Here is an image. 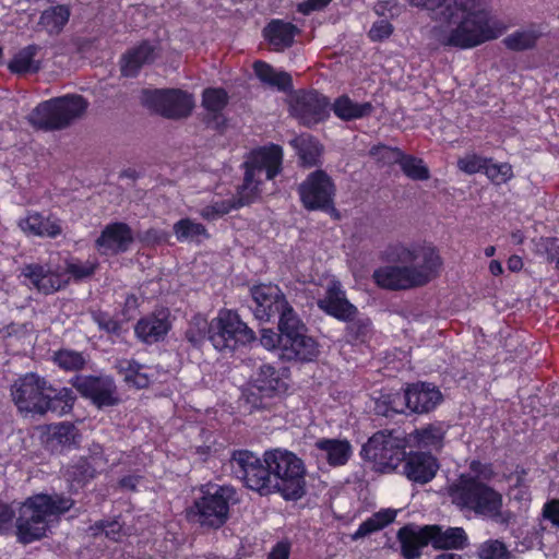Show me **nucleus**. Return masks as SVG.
<instances>
[{"mask_svg":"<svg viewBox=\"0 0 559 559\" xmlns=\"http://www.w3.org/2000/svg\"><path fill=\"white\" fill-rule=\"evenodd\" d=\"M391 264L373 273L376 283L392 290H407L428 285L436 280L443 261L436 246L427 241L400 242L388 253Z\"/></svg>","mask_w":559,"mask_h":559,"instance_id":"obj_1","label":"nucleus"},{"mask_svg":"<svg viewBox=\"0 0 559 559\" xmlns=\"http://www.w3.org/2000/svg\"><path fill=\"white\" fill-rule=\"evenodd\" d=\"M283 151L277 145L253 151L243 163L245 178L238 188V200H217L202 207L199 214L206 221H215L233 209L251 203L260 193L262 177L272 180L281 170Z\"/></svg>","mask_w":559,"mask_h":559,"instance_id":"obj_2","label":"nucleus"},{"mask_svg":"<svg viewBox=\"0 0 559 559\" xmlns=\"http://www.w3.org/2000/svg\"><path fill=\"white\" fill-rule=\"evenodd\" d=\"M10 391L17 409L34 415L69 414L76 399L72 389H56L46 378L36 372H27L19 377Z\"/></svg>","mask_w":559,"mask_h":559,"instance_id":"obj_3","label":"nucleus"},{"mask_svg":"<svg viewBox=\"0 0 559 559\" xmlns=\"http://www.w3.org/2000/svg\"><path fill=\"white\" fill-rule=\"evenodd\" d=\"M74 501L62 493H35L27 497L19 507L15 519V535L23 545L46 537L49 518L60 516L73 507Z\"/></svg>","mask_w":559,"mask_h":559,"instance_id":"obj_4","label":"nucleus"},{"mask_svg":"<svg viewBox=\"0 0 559 559\" xmlns=\"http://www.w3.org/2000/svg\"><path fill=\"white\" fill-rule=\"evenodd\" d=\"M452 504L465 515L495 520L501 514L503 497L491 485L460 474L449 486Z\"/></svg>","mask_w":559,"mask_h":559,"instance_id":"obj_5","label":"nucleus"},{"mask_svg":"<svg viewBox=\"0 0 559 559\" xmlns=\"http://www.w3.org/2000/svg\"><path fill=\"white\" fill-rule=\"evenodd\" d=\"M236 495V489L230 485H201L198 496L185 510L186 520L202 528L219 530L229 520L230 506L237 501Z\"/></svg>","mask_w":559,"mask_h":559,"instance_id":"obj_6","label":"nucleus"},{"mask_svg":"<svg viewBox=\"0 0 559 559\" xmlns=\"http://www.w3.org/2000/svg\"><path fill=\"white\" fill-rule=\"evenodd\" d=\"M264 462L271 472V493H280L286 501H297L306 493V466L294 452L273 449L264 452Z\"/></svg>","mask_w":559,"mask_h":559,"instance_id":"obj_7","label":"nucleus"},{"mask_svg":"<svg viewBox=\"0 0 559 559\" xmlns=\"http://www.w3.org/2000/svg\"><path fill=\"white\" fill-rule=\"evenodd\" d=\"M87 102L80 95H67L40 103L28 116L32 126L43 130H61L81 118Z\"/></svg>","mask_w":559,"mask_h":559,"instance_id":"obj_8","label":"nucleus"},{"mask_svg":"<svg viewBox=\"0 0 559 559\" xmlns=\"http://www.w3.org/2000/svg\"><path fill=\"white\" fill-rule=\"evenodd\" d=\"M407 440L392 430L374 432L360 450L364 461L371 463L378 473L394 472L405 459Z\"/></svg>","mask_w":559,"mask_h":559,"instance_id":"obj_9","label":"nucleus"},{"mask_svg":"<svg viewBox=\"0 0 559 559\" xmlns=\"http://www.w3.org/2000/svg\"><path fill=\"white\" fill-rule=\"evenodd\" d=\"M230 475L240 480L248 489L261 496L271 495V472L255 453L246 449L234 450L228 460Z\"/></svg>","mask_w":559,"mask_h":559,"instance_id":"obj_10","label":"nucleus"},{"mask_svg":"<svg viewBox=\"0 0 559 559\" xmlns=\"http://www.w3.org/2000/svg\"><path fill=\"white\" fill-rule=\"evenodd\" d=\"M284 319V343L280 357L286 361L310 362L317 360L320 349L318 342L306 335V326L299 317H280Z\"/></svg>","mask_w":559,"mask_h":559,"instance_id":"obj_11","label":"nucleus"},{"mask_svg":"<svg viewBox=\"0 0 559 559\" xmlns=\"http://www.w3.org/2000/svg\"><path fill=\"white\" fill-rule=\"evenodd\" d=\"M254 340V334L240 317H215L210 322L209 341L218 352H235Z\"/></svg>","mask_w":559,"mask_h":559,"instance_id":"obj_12","label":"nucleus"},{"mask_svg":"<svg viewBox=\"0 0 559 559\" xmlns=\"http://www.w3.org/2000/svg\"><path fill=\"white\" fill-rule=\"evenodd\" d=\"M142 103L147 108L170 119H180L190 115L193 100L180 90L144 91Z\"/></svg>","mask_w":559,"mask_h":559,"instance_id":"obj_13","label":"nucleus"},{"mask_svg":"<svg viewBox=\"0 0 559 559\" xmlns=\"http://www.w3.org/2000/svg\"><path fill=\"white\" fill-rule=\"evenodd\" d=\"M71 384L84 399L97 408L111 407L119 404L115 380L109 376L76 374Z\"/></svg>","mask_w":559,"mask_h":559,"instance_id":"obj_14","label":"nucleus"},{"mask_svg":"<svg viewBox=\"0 0 559 559\" xmlns=\"http://www.w3.org/2000/svg\"><path fill=\"white\" fill-rule=\"evenodd\" d=\"M300 200L308 210H329L333 206L335 187L332 179L323 171L316 170L300 183Z\"/></svg>","mask_w":559,"mask_h":559,"instance_id":"obj_15","label":"nucleus"},{"mask_svg":"<svg viewBox=\"0 0 559 559\" xmlns=\"http://www.w3.org/2000/svg\"><path fill=\"white\" fill-rule=\"evenodd\" d=\"M252 385L264 397L282 399L289 394L290 370L286 367L263 364L254 372Z\"/></svg>","mask_w":559,"mask_h":559,"instance_id":"obj_16","label":"nucleus"},{"mask_svg":"<svg viewBox=\"0 0 559 559\" xmlns=\"http://www.w3.org/2000/svg\"><path fill=\"white\" fill-rule=\"evenodd\" d=\"M402 463L403 475L412 483L419 485L430 483L440 468L438 459L425 451H405Z\"/></svg>","mask_w":559,"mask_h":559,"instance_id":"obj_17","label":"nucleus"},{"mask_svg":"<svg viewBox=\"0 0 559 559\" xmlns=\"http://www.w3.org/2000/svg\"><path fill=\"white\" fill-rule=\"evenodd\" d=\"M329 102L318 92H305L297 94L292 102V112L305 126H312L324 120Z\"/></svg>","mask_w":559,"mask_h":559,"instance_id":"obj_18","label":"nucleus"},{"mask_svg":"<svg viewBox=\"0 0 559 559\" xmlns=\"http://www.w3.org/2000/svg\"><path fill=\"white\" fill-rule=\"evenodd\" d=\"M22 273L44 294L57 292L69 283V275H67L62 265L53 267L52 265L28 264Z\"/></svg>","mask_w":559,"mask_h":559,"instance_id":"obj_19","label":"nucleus"},{"mask_svg":"<svg viewBox=\"0 0 559 559\" xmlns=\"http://www.w3.org/2000/svg\"><path fill=\"white\" fill-rule=\"evenodd\" d=\"M80 438L79 429L70 421L46 425L40 433L44 448L51 453H61L66 449L76 447Z\"/></svg>","mask_w":559,"mask_h":559,"instance_id":"obj_20","label":"nucleus"},{"mask_svg":"<svg viewBox=\"0 0 559 559\" xmlns=\"http://www.w3.org/2000/svg\"><path fill=\"white\" fill-rule=\"evenodd\" d=\"M404 399L411 412L427 414L442 402L443 395L436 384L418 381L407 386Z\"/></svg>","mask_w":559,"mask_h":559,"instance_id":"obj_21","label":"nucleus"},{"mask_svg":"<svg viewBox=\"0 0 559 559\" xmlns=\"http://www.w3.org/2000/svg\"><path fill=\"white\" fill-rule=\"evenodd\" d=\"M255 312L262 314H292L293 308L288 305L284 294L276 285L261 284L251 288Z\"/></svg>","mask_w":559,"mask_h":559,"instance_id":"obj_22","label":"nucleus"},{"mask_svg":"<svg viewBox=\"0 0 559 559\" xmlns=\"http://www.w3.org/2000/svg\"><path fill=\"white\" fill-rule=\"evenodd\" d=\"M103 448L97 444L90 450L88 455L80 456L72 461L68 466L67 474L69 479L80 486H84L93 480L99 469L106 464Z\"/></svg>","mask_w":559,"mask_h":559,"instance_id":"obj_23","label":"nucleus"},{"mask_svg":"<svg viewBox=\"0 0 559 559\" xmlns=\"http://www.w3.org/2000/svg\"><path fill=\"white\" fill-rule=\"evenodd\" d=\"M133 242V234L126 223L108 224L95 241L102 254L115 255L129 250Z\"/></svg>","mask_w":559,"mask_h":559,"instance_id":"obj_24","label":"nucleus"},{"mask_svg":"<svg viewBox=\"0 0 559 559\" xmlns=\"http://www.w3.org/2000/svg\"><path fill=\"white\" fill-rule=\"evenodd\" d=\"M429 542L436 550H463L468 545V536L463 527L427 524Z\"/></svg>","mask_w":559,"mask_h":559,"instance_id":"obj_25","label":"nucleus"},{"mask_svg":"<svg viewBox=\"0 0 559 559\" xmlns=\"http://www.w3.org/2000/svg\"><path fill=\"white\" fill-rule=\"evenodd\" d=\"M396 538L404 559H418L423 548L430 545L427 525L416 527L413 524H406L397 531Z\"/></svg>","mask_w":559,"mask_h":559,"instance_id":"obj_26","label":"nucleus"},{"mask_svg":"<svg viewBox=\"0 0 559 559\" xmlns=\"http://www.w3.org/2000/svg\"><path fill=\"white\" fill-rule=\"evenodd\" d=\"M157 47L152 43L144 40L138 46L129 49L122 55L120 60V71L123 76L134 78L140 69L153 62L157 57Z\"/></svg>","mask_w":559,"mask_h":559,"instance_id":"obj_27","label":"nucleus"},{"mask_svg":"<svg viewBox=\"0 0 559 559\" xmlns=\"http://www.w3.org/2000/svg\"><path fill=\"white\" fill-rule=\"evenodd\" d=\"M19 227L28 235L56 238L62 233L60 222L55 216H45L39 212H28L19 221Z\"/></svg>","mask_w":559,"mask_h":559,"instance_id":"obj_28","label":"nucleus"},{"mask_svg":"<svg viewBox=\"0 0 559 559\" xmlns=\"http://www.w3.org/2000/svg\"><path fill=\"white\" fill-rule=\"evenodd\" d=\"M314 448L324 453V459L331 467L346 465L353 456V445L347 439L320 438Z\"/></svg>","mask_w":559,"mask_h":559,"instance_id":"obj_29","label":"nucleus"},{"mask_svg":"<svg viewBox=\"0 0 559 559\" xmlns=\"http://www.w3.org/2000/svg\"><path fill=\"white\" fill-rule=\"evenodd\" d=\"M169 317H141L134 328L136 336L146 344L163 341L169 332L171 324Z\"/></svg>","mask_w":559,"mask_h":559,"instance_id":"obj_30","label":"nucleus"},{"mask_svg":"<svg viewBox=\"0 0 559 559\" xmlns=\"http://www.w3.org/2000/svg\"><path fill=\"white\" fill-rule=\"evenodd\" d=\"M319 307L328 314H355L357 308L347 299L345 292L338 282H332L323 299L319 300Z\"/></svg>","mask_w":559,"mask_h":559,"instance_id":"obj_31","label":"nucleus"},{"mask_svg":"<svg viewBox=\"0 0 559 559\" xmlns=\"http://www.w3.org/2000/svg\"><path fill=\"white\" fill-rule=\"evenodd\" d=\"M332 109L341 120L350 121L369 117L374 106L370 102L356 103L349 96L342 95L335 99Z\"/></svg>","mask_w":559,"mask_h":559,"instance_id":"obj_32","label":"nucleus"},{"mask_svg":"<svg viewBox=\"0 0 559 559\" xmlns=\"http://www.w3.org/2000/svg\"><path fill=\"white\" fill-rule=\"evenodd\" d=\"M411 5L431 12V17L438 22L452 21L460 5H467L459 0H406Z\"/></svg>","mask_w":559,"mask_h":559,"instance_id":"obj_33","label":"nucleus"},{"mask_svg":"<svg viewBox=\"0 0 559 559\" xmlns=\"http://www.w3.org/2000/svg\"><path fill=\"white\" fill-rule=\"evenodd\" d=\"M296 32L294 24L281 20H273L263 31L265 38L277 51L293 45Z\"/></svg>","mask_w":559,"mask_h":559,"instance_id":"obj_34","label":"nucleus"},{"mask_svg":"<svg viewBox=\"0 0 559 559\" xmlns=\"http://www.w3.org/2000/svg\"><path fill=\"white\" fill-rule=\"evenodd\" d=\"M116 368L129 388L141 390L148 388L151 384V377L144 372L143 365L135 359H121Z\"/></svg>","mask_w":559,"mask_h":559,"instance_id":"obj_35","label":"nucleus"},{"mask_svg":"<svg viewBox=\"0 0 559 559\" xmlns=\"http://www.w3.org/2000/svg\"><path fill=\"white\" fill-rule=\"evenodd\" d=\"M345 321L344 340L347 344L357 346L368 342L371 333L369 317H335Z\"/></svg>","mask_w":559,"mask_h":559,"instance_id":"obj_36","label":"nucleus"},{"mask_svg":"<svg viewBox=\"0 0 559 559\" xmlns=\"http://www.w3.org/2000/svg\"><path fill=\"white\" fill-rule=\"evenodd\" d=\"M543 35L544 29L540 25H530L506 36L503 44L513 51L527 50L534 48Z\"/></svg>","mask_w":559,"mask_h":559,"instance_id":"obj_37","label":"nucleus"},{"mask_svg":"<svg viewBox=\"0 0 559 559\" xmlns=\"http://www.w3.org/2000/svg\"><path fill=\"white\" fill-rule=\"evenodd\" d=\"M396 514L394 509H381L373 513L359 524L352 536L353 539L357 540L383 530L395 521Z\"/></svg>","mask_w":559,"mask_h":559,"instance_id":"obj_38","label":"nucleus"},{"mask_svg":"<svg viewBox=\"0 0 559 559\" xmlns=\"http://www.w3.org/2000/svg\"><path fill=\"white\" fill-rule=\"evenodd\" d=\"M39 50L40 47L37 45H28L22 48L9 63L11 72L19 74L38 72L41 64L35 57Z\"/></svg>","mask_w":559,"mask_h":559,"instance_id":"obj_39","label":"nucleus"},{"mask_svg":"<svg viewBox=\"0 0 559 559\" xmlns=\"http://www.w3.org/2000/svg\"><path fill=\"white\" fill-rule=\"evenodd\" d=\"M174 234L179 242H197L209 238L204 225L191 218H181L173 226Z\"/></svg>","mask_w":559,"mask_h":559,"instance_id":"obj_40","label":"nucleus"},{"mask_svg":"<svg viewBox=\"0 0 559 559\" xmlns=\"http://www.w3.org/2000/svg\"><path fill=\"white\" fill-rule=\"evenodd\" d=\"M70 8L64 4L51 7L45 10L40 17L38 25L49 34H59L70 19Z\"/></svg>","mask_w":559,"mask_h":559,"instance_id":"obj_41","label":"nucleus"},{"mask_svg":"<svg viewBox=\"0 0 559 559\" xmlns=\"http://www.w3.org/2000/svg\"><path fill=\"white\" fill-rule=\"evenodd\" d=\"M290 143L297 150L302 165L311 167L319 163L322 147L314 138L302 134L292 140Z\"/></svg>","mask_w":559,"mask_h":559,"instance_id":"obj_42","label":"nucleus"},{"mask_svg":"<svg viewBox=\"0 0 559 559\" xmlns=\"http://www.w3.org/2000/svg\"><path fill=\"white\" fill-rule=\"evenodd\" d=\"M253 70L259 80L270 86H274L283 91L292 86V78L287 72H277L266 62L255 61Z\"/></svg>","mask_w":559,"mask_h":559,"instance_id":"obj_43","label":"nucleus"},{"mask_svg":"<svg viewBox=\"0 0 559 559\" xmlns=\"http://www.w3.org/2000/svg\"><path fill=\"white\" fill-rule=\"evenodd\" d=\"M52 361L64 371H80L86 364L82 353L64 348L53 353Z\"/></svg>","mask_w":559,"mask_h":559,"instance_id":"obj_44","label":"nucleus"},{"mask_svg":"<svg viewBox=\"0 0 559 559\" xmlns=\"http://www.w3.org/2000/svg\"><path fill=\"white\" fill-rule=\"evenodd\" d=\"M414 437L419 447L439 450L443 445L444 432L440 427L428 425L416 429Z\"/></svg>","mask_w":559,"mask_h":559,"instance_id":"obj_45","label":"nucleus"},{"mask_svg":"<svg viewBox=\"0 0 559 559\" xmlns=\"http://www.w3.org/2000/svg\"><path fill=\"white\" fill-rule=\"evenodd\" d=\"M476 556L479 559H509L510 551L503 542L490 538L477 546Z\"/></svg>","mask_w":559,"mask_h":559,"instance_id":"obj_46","label":"nucleus"},{"mask_svg":"<svg viewBox=\"0 0 559 559\" xmlns=\"http://www.w3.org/2000/svg\"><path fill=\"white\" fill-rule=\"evenodd\" d=\"M400 165L403 173L413 180L429 179V169L424 164V160L421 158L404 154V157L402 158Z\"/></svg>","mask_w":559,"mask_h":559,"instance_id":"obj_47","label":"nucleus"},{"mask_svg":"<svg viewBox=\"0 0 559 559\" xmlns=\"http://www.w3.org/2000/svg\"><path fill=\"white\" fill-rule=\"evenodd\" d=\"M209 328L210 322L206 321V317H193V321L185 333L186 340L193 347H200L205 338H209Z\"/></svg>","mask_w":559,"mask_h":559,"instance_id":"obj_48","label":"nucleus"},{"mask_svg":"<svg viewBox=\"0 0 559 559\" xmlns=\"http://www.w3.org/2000/svg\"><path fill=\"white\" fill-rule=\"evenodd\" d=\"M227 93L222 88H209L203 93L202 104L206 110L218 114L227 105Z\"/></svg>","mask_w":559,"mask_h":559,"instance_id":"obj_49","label":"nucleus"},{"mask_svg":"<svg viewBox=\"0 0 559 559\" xmlns=\"http://www.w3.org/2000/svg\"><path fill=\"white\" fill-rule=\"evenodd\" d=\"M284 321H285L284 319L280 318L277 332L272 329H262L260 342L264 348H266L269 350L278 349L280 353L283 352L284 332H285L284 325H283Z\"/></svg>","mask_w":559,"mask_h":559,"instance_id":"obj_50","label":"nucleus"},{"mask_svg":"<svg viewBox=\"0 0 559 559\" xmlns=\"http://www.w3.org/2000/svg\"><path fill=\"white\" fill-rule=\"evenodd\" d=\"M62 266L64 272H67V275H69V280L74 278L75 281H81L91 276L96 269V265L90 261H64Z\"/></svg>","mask_w":559,"mask_h":559,"instance_id":"obj_51","label":"nucleus"},{"mask_svg":"<svg viewBox=\"0 0 559 559\" xmlns=\"http://www.w3.org/2000/svg\"><path fill=\"white\" fill-rule=\"evenodd\" d=\"M469 477L475 478L477 481L489 484L496 477V472L492 463L481 462L479 460H472L468 465Z\"/></svg>","mask_w":559,"mask_h":559,"instance_id":"obj_52","label":"nucleus"},{"mask_svg":"<svg viewBox=\"0 0 559 559\" xmlns=\"http://www.w3.org/2000/svg\"><path fill=\"white\" fill-rule=\"evenodd\" d=\"M485 175L498 185L504 183L513 177L512 166L508 163L493 164L488 159Z\"/></svg>","mask_w":559,"mask_h":559,"instance_id":"obj_53","label":"nucleus"},{"mask_svg":"<svg viewBox=\"0 0 559 559\" xmlns=\"http://www.w3.org/2000/svg\"><path fill=\"white\" fill-rule=\"evenodd\" d=\"M488 159L476 154H468L457 160V167L468 174L473 175L486 170Z\"/></svg>","mask_w":559,"mask_h":559,"instance_id":"obj_54","label":"nucleus"},{"mask_svg":"<svg viewBox=\"0 0 559 559\" xmlns=\"http://www.w3.org/2000/svg\"><path fill=\"white\" fill-rule=\"evenodd\" d=\"M370 154L386 164H400L404 154L399 148L379 145L371 148Z\"/></svg>","mask_w":559,"mask_h":559,"instance_id":"obj_55","label":"nucleus"},{"mask_svg":"<svg viewBox=\"0 0 559 559\" xmlns=\"http://www.w3.org/2000/svg\"><path fill=\"white\" fill-rule=\"evenodd\" d=\"M15 519V511L11 504L0 499V535H5L11 530Z\"/></svg>","mask_w":559,"mask_h":559,"instance_id":"obj_56","label":"nucleus"},{"mask_svg":"<svg viewBox=\"0 0 559 559\" xmlns=\"http://www.w3.org/2000/svg\"><path fill=\"white\" fill-rule=\"evenodd\" d=\"M393 32V26L386 20H379L373 23L369 31V37L373 41H380L388 38Z\"/></svg>","mask_w":559,"mask_h":559,"instance_id":"obj_57","label":"nucleus"},{"mask_svg":"<svg viewBox=\"0 0 559 559\" xmlns=\"http://www.w3.org/2000/svg\"><path fill=\"white\" fill-rule=\"evenodd\" d=\"M543 518L559 527V498L547 500L542 510Z\"/></svg>","mask_w":559,"mask_h":559,"instance_id":"obj_58","label":"nucleus"},{"mask_svg":"<svg viewBox=\"0 0 559 559\" xmlns=\"http://www.w3.org/2000/svg\"><path fill=\"white\" fill-rule=\"evenodd\" d=\"M292 552V543L287 538H283L273 545L266 559H289Z\"/></svg>","mask_w":559,"mask_h":559,"instance_id":"obj_59","label":"nucleus"},{"mask_svg":"<svg viewBox=\"0 0 559 559\" xmlns=\"http://www.w3.org/2000/svg\"><path fill=\"white\" fill-rule=\"evenodd\" d=\"M292 552V543L287 538H283L273 545L266 559H289Z\"/></svg>","mask_w":559,"mask_h":559,"instance_id":"obj_60","label":"nucleus"},{"mask_svg":"<svg viewBox=\"0 0 559 559\" xmlns=\"http://www.w3.org/2000/svg\"><path fill=\"white\" fill-rule=\"evenodd\" d=\"M100 329L108 333L119 334L120 323L116 320V317H93Z\"/></svg>","mask_w":559,"mask_h":559,"instance_id":"obj_61","label":"nucleus"},{"mask_svg":"<svg viewBox=\"0 0 559 559\" xmlns=\"http://www.w3.org/2000/svg\"><path fill=\"white\" fill-rule=\"evenodd\" d=\"M332 0H307L298 5V11L302 14H310L326 7Z\"/></svg>","mask_w":559,"mask_h":559,"instance_id":"obj_62","label":"nucleus"},{"mask_svg":"<svg viewBox=\"0 0 559 559\" xmlns=\"http://www.w3.org/2000/svg\"><path fill=\"white\" fill-rule=\"evenodd\" d=\"M105 536L114 542H119L122 536V525L116 520H108Z\"/></svg>","mask_w":559,"mask_h":559,"instance_id":"obj_63","label":"nucleus"},{"mask_svg":"<svg viewBox=\"0 0 559 559\" xmlns=\"http://www.w3.org/2000/svg\"><path fill=\"white\" fill-rule=\"evenodd\" d=\"M510 345L513 346V349H506L508 353L507 356L503 357V361H514L519 358L523 353L525 347L519 342V340H514L512 336H509Z\"/></svg>","mask_w":559,"mask_h":559,"instance_id":"obj_64","label":"nucleus"}]
</instances>
